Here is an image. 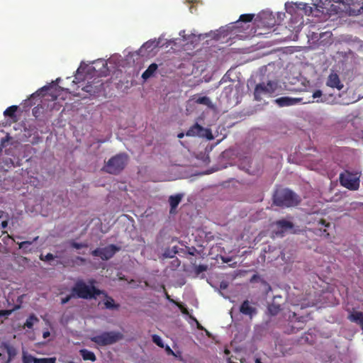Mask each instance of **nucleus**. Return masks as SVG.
<instances>
[{
  "mask_svg": "<svg viewBox=\"0 0 363 363\" xmlns=\"http://www.w3.org/2000/svg\"><path fill=\"white\" fill-rule=\"evenodd\" d=\"M38 236H36L33 238L32 241H23L18 243L19 249H23L24 252H30V250H28L27 247L28 245H30L33 242H35L38 240Z\"/></svg>",
  "mask_w": 363,
  "mask_h": 363,
  "instance_id": "412c9836",
  "label": "nucleus"
},
{
  "mask_svg": "<svg viewBox=\"0 0 363 363\" xmlns=\"http://www.w3.org/2000/svg\"><path fill=\"white\" fill-rule=\"evenodd\" d=\"M208 269L207 265L205 264H199L195 267V271L196 274H200L203 272L206 271Z\"/></svg>",
  "mask_w": 363,
  "mask_h": 363,
  "instance_id": "473e14b6",
  "label": "nucleus"
},
{
  "mask_svg": "<svg viewBox=\"0 0 363 363\" xmlns=\"http://www.w3.org/2000/svg\"><path fill=\"white\" fill-rule=\"evenodd\" d=\"M10 140V137L7 135L6 137L1 138V144H0V152L2 151V149L6 146V144L9 143Z\"/></svg>",
  "mask_w": 363,
  "mask_h": 363,
  "instance_id": "2f4dec72",
  "label": "nucleus"
},
{
  "mask_svg": "<svg viewBox=\"0 0 363 363\" xmlns=\"http://www.w3.org/2000/svg\"><path fill=\"white\" fill-rule=\"evenodd\" d=\"M8 225V220H2L1 222V225L3 228H5Z\"/></svg>",
  "mask_w": 363,
  "mask_h": 363,
  "instance_id": "ea45409f",
  "label": "nucleus"
},
{
  "mask_svg": "<svg viewBox=\"0 0 363 363\" xmlns=\"http://www.w3.org/2000/svg\"><path fill=\"white\" fill-rule=\"evenodd\" d=\"M255 363H262V361H261V359H260L257 358V359H255Z\"/></svg>",
  "mask_w": 363,
  "mask_h": 363,
  "instance_id": "3c124183",
  "label": "nucleus"
},
{
  "mask_svg": "<svg viewBox=\"0 0 363 363\" xmlns=\"http://www.w3.org/2000/svg\"><path fill=\"white\" fill-rule=\"evenodd\" d=\"M123 335L120 332H104L100 335L91 337V340L100 346L112 345L122 340Z\"/></svg>",
  "mask_w": 363,
  "mask_h": 363,
  "instance_id": "20e7f679",
  "label": "nucleus"
},
{
  "mask_svg": "<svg viewBox=\"0 0 363 363\" xmlns=\"http://www.w3.org/2000/svg\"><path fill=\"white\" fill-rule=\"evenodd\" d=\"M303 99L302 98H292L289 96H282L277 99L275 100V102L279 105L280 107L284 106H290L295 105L296 104H298L300 102H302Z\"/></svg>",
  "mask_w": 363,
  "mask_h": 363,
  "instance_id": "1a4fd4ad",
  "label": "nucleus"
},
{
  "mask_svg": "<svg viewBox=\"0 0 363 363\" xmlns=\"http://www.w3.org/2000/svg\"><path fill=\"white\" fill-rule=\"evenodd\" d=\"M166 350L169 354H174L173 351L168 345L166 347Z\"/></svg>",
  "mask_w": 363,
  "mask_h": 363,
  "instance_id": "37998d69",
  "label": "nucleus"
},
{
  "mask_svg": "<svg viewBox=\"0 0 363 363\" xmlns=\"http://www.w3.org/2000/svg\"><path fill=\"white\" fill-rule=\"evenodd\" d=\"M196 103L199 104L208 105L210 103V99L207 96H201L196 99Z\"/></svg>",
  "mask_w": 363,
  "mask_h": 363,
  "instance_id": "7c9ffc66",
  "label": "nucleus"
},
{
  "mask_svg": "<svg viewBox=\"0 0 363 363\" xmlns=\"http://www.w3.org/2000/svg\"><path fill=\"white\" fill-rule=\"evenodd\" d=\"M186 136L206 138L208 140L213 138L212 133L210 129L204 128L198 123L192 125L186 133Z\"/></svg>",
  "mask_w": 363,
  "mask_h": 363,
  "instance_id": "6e6552de",
  "label": "nucleus"
},
{
  "mask_svg": "<svg viewBox=\"0 0 363 363\" xmlns=\"http://www.w3.org/2000/svg\"><path fill=\"white\" fill-rule=\"evenodd\" d=\"M88 283L89 284V285H88V291L90 294L89 299H96V296L104 295V294H105V291L101 290L94 286V284L96 283L95 279H89Z\"/></svg>",
  "mask_w": 363,
  "mask_h": 363,
  "instance_id": "f8f14e48",
  "label": "nucleus"
},
{
  "mask_svg": "<svg viewBox=\"0 0 363 363\" xmlns=\"http://www.w3.org/2000/svg\"><path fill=\"white\" fill-rule=\"evenodd\" d=\"M311 12H312V8L309 7V13H311Z\"/></svg>",
  "mask_w": 363,
  "mask_h": 363,
  "instance_id": "603ef678",
  "label": "nucleus"
},
{
  "mask_svg": "<svg viewBox=\"0 0 363 363\" xmlns=\"http://www.w3.org/2000/svg\"><path fill=\"white\" fill-rule=\"evenodd\" d=\"M184 134L183 133H180L178 134L177 137L179 138H182L184 137Z\"/></svg>",
  "mask_w": 363,
  "mask_h": 363,
  "instance_id": "8fccbe9b",
  "label": "nucleus"
},
{
  "mask_svg": "<svg viewBox=\"0 0 363 363\" xmlns=\"http://www.w3.org/2000/svg\"><path fill=\"white\" fill-rule=\"evenodd\" d=\"M348 319L360 325L363 330V312L354 311L348 315Z\"/></svg>",
  "mask_w": 363,
  "mask_h": 363,
  "instance_id": "4468645a",
  "label": "nucleus"
},
{
  "mask_svg": "<svg viewBox=\"0 0 363 363\" xmlns=\"http://www.w3.org/2000/svg\"><path fill=\"white\" fill-rule=\"evenodd\" d=\"M69 244H70L71 247H72L73 248H75V249H82L84 247H87V246H88L87 244H86V243H79L74 240H71L69 242Z\"/></svg>",
  "mask_w": 363,
  "mask_h": 363,
  "instance_id": "c756f323",
  "label": "nucleus"
},
{
  "mask_svg": "<svg viewBox=\"0 0 363 363\" xmlns=\"http://www.w3.org/2000/svg\"><path fill=\"white\" fill-rule=\"evenodd\" d=\"M119 250V247L115 245H109L105 247H98L91 252V255L94 257H99L103 260H108L113 257L117 251Z\"/></svg>",
  "mask_w": 363,
  "mask_h": 363,
  "instance_id": "423d86ee",
  "label": "nucleus"
},
{
  "mask_svg": "<svg viewBox=\"0 0 363 363\" xmlns=\"http://www.w3.org/2000/svg\"><path fill=\"white\" fill-rule=\"evenodd\" d=\"M275 224L278 228V231L276 232L277 235H282L284 231L292 229L294 227L291 222L286 220H277Z\"/></svg>",
  "mask_w": 363,
  "mask_h": 363,
  "instance_id": "ddd939ff",
  "label": "nucleus"
},
{
  "mask_svg": "<svg viewBox=\"0 0 363 363\" xmlns=\"http://www.w3.org/2000/svg\"><path fill=\"white\" fill-rule=\"evenodd\" d=\"M69 363H75V362H72V361H70V362H69Z\"/></svg>",
  "mask_w": 363,
  "mask_h": 363,
  "instance_id": "5fc2aeb1",
  "label": "nucleus"
},
{
  "mask_svg": "<svg viewBox=\"0 0 363 363\" xmlns=\"http://www.w3.org/2000/svg\"><path fill=\"white\" fill-rule=\"evenodd\" d=\"M157 68H158V66L156 63H152L151 65H149L147 69L143 73L142 77L144 79H149L150 77H151L154 75V74L156 72V70L157 69Z\"/></svg>",
  "mask_w": 363,
  "mask_h": 363,
  "instance_id": "f3484780",
  "label": "nucleus"
},
{
  "mask_svg": "<svg viewBox=\"0 0 363 363\" xmlns=\"http://www.w3.org/2000/svg\"><path fill=\"white\" fill-rule=\"evenodd\" d=\"M104 297L105 298V301L104 302V306L106 309L109 310H118L120 308V305L118 303H116L114 299L108 295L106 292L104 294Z\"/></svg>",
  "mask_w": 363,
  "mask_h": 363,
  "instance_id": "2eb2a0df",
  "label": "nucleus"
},
{
  "mask_svg": "<svg viewBox=\"0 0 363 363\" xmlns=\"http://www.w3.org/2000/svg\"><path fill=\"white\" fill-rule=\"evenodd\" d=\"M329 1L335 2V3H342V4H350V2L347 0H329Z\"/></svg>",
  "mask_w": 363,
  "mask_h": 363,
  "instance_id": "4c0bfd02",
  "label": "nucleus"
},
{
  "mask_svg": "<svg viewBox=\"0 0 363 363\" xmlns=\"http://www.w3.org/2000/svg\"><path fill=\"white\" fill-rule=\"evenodd\" d=\"M322 96V91L320 90H316L313 92V99H316V98H319Z\"/></svg>",
  "mask_w": 363,
  "mask_h": 363,
  "instance_id": "e433bc0d",
  "label": "nucleus"
},
{
  "mask_svg": "<svg viewBox=\"0 0 363 363\" xmlns=\"http://www.w3.org/2000/svg\"><path fill=\"white\" fill-rule=\"evenodd\" d=\"M183 313H186V309H184V311H182Z\"/></svg>",
  "mask_w": 363,
  "mask_h": 363,
  "instance_id": "864d4df0",
  "label": "nucleus"
},
{
  "mask_svg": "<svg viewBox=\"0 0 363 363\" xmlns=\"http://www.w3.org/2000/svg\"><path fill=\"white\" fill-rule=\"evenodd\" d=\"M156 47V44L155 41H147L145 43L143 46L140 49V52H142L144 49H152V48Z\"/></svg>",
  "mask_w": 363,
  "mask_h": 363,
  "instance_id": "bb28decb",
  "label": "nucleus"
},
{
  "mask_svg": "<svg viewBox=\"0 0 363 363\" xmlns=\"http://www.w3.org/2000/svg\"><path fill=\"white\" fill-rule=\"evenodd\" d=\"M298 319V323H301V325H303V324L304 323V322H305L304 317L301 316V317H299ZM292 327H293L294 328H295V326H294V325H293ZM296 328L297 330L302 329V328H303V326H302V325H299V326L296 327Z\"/></svg>",
  "mask_w": 363,
  "mask_h": 363,
  "instance_id": "c9c22d12",
  "label": "nucleus"
},
{
  "mask_svg": "<svg viewBox=\"0 0 363 363\" xmlns=\"http://www.w3.org/2000/svg\"><path fill=\"white\" fill-rule=\"evenodd\" d=\"M240 312L245 315H248L252 318L257 313V308L254 306H252L248 300L244 301L240 307Z\"/></svg>",
  "mask_w": 363,
  "mask_h": 363,
  "instance_id": "9b49d317",
  "label": "nucleus"
},
{
  "mask_svg": "<svg viewBox=\"0 0 363 363\" xmlns=\"http://www.w3.org/2000/svg\"><path fill=\"white\" fill-rule=\"evenodd\" d=\"M91 86H86L83 89L85 91H87V92H90L91 91Z\"/></svg>",
  "mask_w": 363,
  "mask_h": 363,
  "instance_id": "c03bdc74",
  "label": "nucleus"
},
{
  "mask_svg": "<svg viewBox=\"0 0 363 363\" xmlns=\"http://www.w3.org/2000/svg\"><path fill=\"white\" fill-rule=\"evenodd\" d=\"M55 256L52 253H48L45 256L41 255L40 259L43 261H50L54 259Z\"/></svg>",
  "mask_w": 363,
  "mask_h": 363,
  "instance_id": "72a5a7b5",
  "label": "nucleus"
},
{
  "mask_svg": "<svg viewBox=\"0 0 363 363\" xmlns=\"http://www.w3.org/2000/svg\"><path fill=\"white\" fill-rule=\"evenodd\" d=\"M97 64H101L103 69L100 70V75L106 76L108 72V69L107 68V63L105 61H100L97 62Z\"/></svg>",
  "mask_w": 363,
  "mask_h": 363,
  "instance_id": "c85d7f7f",
  "label": "nucleus"
},
{
  "mask_svg": "<svg viewBox=\"0 0 363 363\" xmlns=\"http://www.w3.org/2000/svg\"><path fill=\"white\" fill-rule=\"evenodd\" d=\"M275 82L269 81L267 84L262 82L256 85L254 91V97L256 101H261L264 96H270L277 89Z\"/></svg>",
  "mask_w": 363,
  "mask_h": 363,
  "instance_id": "39448f33",
  "label": "nucleus"
},
{
  "mask_svg": "<svg viewBox=\"0 0 363 363\" xmlns=\"http://www.w3.org/2000/svg\"><path fill=\"white\" fill-rule=\"evenodd\" d=\"M35 363H56V358H35Z\"/></svg>",
  "mask_w": 363,
  "mask_h": 363,
  "instance_id": "b1692460",
  "label": "nucleus"
},
{
  "mask_svg": "<svg viewBox=\"0 0 363 363\" xmlns=\"http://www.w3.org/2000/svg\"><path fill=\"white\" fill-rule=\"evenodd\" d=\"M258 278H259V277H258L257 274H254V275L252 277V278H251V279H250V281H251V282H253L254 281H255V280H256L257 279H258Z\"/></svg>",
  "mask_w": 363,
  "mask_h": 363,
  "instance_id": "79ce46f5",
  "label": "nucleus"
},
{
  "mask_svg": "<svg viewBox=\"0 0 363 363\" xmlns=\"http://www.w3.org/2000/svg\"><path fill=\"white\" fill-rule=\"evenodd\" d=\"M5 348L9 356L6 363H9L11 359L16 355L17 352L15 347L9 345H6Z\"/></svg>",
  "mask_w": 363,
  "mask_h": 363,
  "instance_id": "aec40b11",
  "label": "nucleus"
},
{
  "mask_svg": "<svg viewBox=\"0 0 363 363\" xmlns=\"http://www.w3.org/2000/svg\"><path fill=\"white\" fill-rule=\"evenodd\" d=\"M164 295H165V298L168 300H170L171 301V298H170V296L168 294V293L164 291Z\"/></svg>",
  "mask_w": 363,
  "mask_h": 363,
  "instance_id": "49530a36",
  "label": "nucleus"
},
{
  "mask_svg": "<svg viewBox=\"0 0 363 363\" xmlns=\"http://www.w3.org/2000/svg\"><path fill=\"white\" fill-rule=\"evenodd\" d=\"M50 333L49 331H45L43 333V338H47L50 336Z\"/></svg>",
  "mask_w": 363,
  "mask_h": 363,
  "instance_id": "a19ab883",
  "label": "nucleus"
},
{
  "mask_svg": "<svg viewBox=\"0 0 363 363\" xmlns=\"http://www.w3.org/2000/svg\"><path fill=\"white\" fill-rule=\"evenodd\" d=\"M273 202L279 207H291L297 206L300 200L298 196L291 190L279 188L274 193Z\"/></svg>",
  "mask_w": 363,
  "mask_h": 363,
  "instance_id": "f257e3e1",
  "label": "nucleus"
},
{
  "mask_svg": "<svg viewBox=\"0 0 363 363\" xmlns=\"http://www.w3.org/2000/svg\"><path fill=\"white\" fill-rule=\"evenodd\" d=\"M269 312L271 315H275L281 310L280 306L272 304L268 307Z\"/></svg>",
  "mask_w": 363,
  "mask_h": 363,
  "instance_id": "393cba45",
  "label": "nucleus"
},
{
  "mask_svg": "<svg viewBox=\"0 0 363 363\" xmlns=\"http://www.w3.org/2000/svg\"><path fill=\"white\" fill-rule=\"evenodd\" d=\"M326 85L331 88H336L338 90H341L344 87L338 74L336 73H330L329 74L326 82Z\"/></svg>",
  "mask_w": 363,
  "mask_h": 363,
  "instance_id": "9d476101",
  "label": "nucleus"
},
{
  "mask_svg": "<svg viewBox=\"0 0 363 363\" xmlns=\"http://www.w3.org/2000/svg\"><path fill=\"white\" fill-rule=\"evenodd\" d=\"M253 18V14H242L240 16L239 20L237 22H235V23H238L239 22L249 23L252 21Z\"/></svg>",
  "mask_w": 363,
  "mask_h": 363,
  "instance_id": "5701e85b",
  "label": "nucleus"
},
{
  "mask_svg": "<svg viewBox=\"0 0 363 363\" xmlns=\"http://www.w3.org/2000/svg\"><path fill=\"white\" fill-rule=\"evenodd\" d=\"M35 357H33L31 354H27L26 353H23V363H35Z\"/></svg>",
  "mask_w": 363,
  "mask_h": 363,
  "instance_id": "cd10ccee",
  "label": "nucleus"
},
{
  "mask_svg": "<svg viewBox=\"0 0 363 363\" xmlns=\"http://www.w3.org/2000/svg\"><path fill=\"white\" fill-rule=\"evenodd\" d=\"M152 342L155 344H156L157 346H159L160 347H162V348L164 347L163 341H162V338L159 335H153L152 336Z\"/></svg>",
  "mask_w": 363,
  "mask_h": 363,
  "instance_id": "a878e982",
  "label": "nucleus"
},
{
  "mask_svg": "<svg viewBox=\"0 0 363 363\" xmlns=\"http://www.w3.org/2000/svg\"><path fill=\"white\" fill-rule=\"evenodd\" d=\"M38 107H35L33 109V114L34 116L38 117Z\"/></svg>",
  "mask_w": 363,
  "mask_h": 363,
  "instance_id": "58836bf2",
  "label": "nucleus"
},
{
  "mask_svg": "<svg viewBox=\"0 0 363 363\" xmlns=\"http://www.w3.org/2000/svg\"><path fill=\"white\" fill-rule=\"evenodd\" d=\"M77 260L82 262H85V259L82 257H77L76 258Z\"/></svg>",
  "mask_w": 363,
  "mask_h": 363,
  "instance_id": "a18cd8bd",
  "label": "nucleus"
},
{
  "mask_svg": "<svg viewBox=\"0 0 363 363\" xmlns=\"http://www.w3.org/2000/svg\"><path fill=\"white\" fill-rule=\"evenodd\" d=\"M18 109L17 106H11L8 107L4 112L5 116H9L10 118L15 117V113Z\"/></svg>",
  "mask_w": 363,
  "mask_h": 363,
  "instance_id": "4be33fe9",
  "label": "nucleus"
},
{
  "mask_svg": "<svg viewBox=\"0 0 363 363\" xmlns=\"http://www.w3.org/2000/svg\"><path fill=\"white\" fill-rule=\"evenodd\" d=\"M88 290V285L82 279L77 280L71 289V291L75 298L83 299H89L90 297Z\"/></svg>",
  "mask_w": 363,
  "mask_h": 363,
  "instance_id": "0eeeda50",
  "label": "nucleus"
},
{
  "mask_svg": "<svg viewBox=\"0 0 363 363\" xmlns=\"http://www.w3.org/2000/svg\"><path fill=\"white\" fill-rule=\"evenodd\" d=\"M321 223H322V224H323V225H325V226H326V227H328V226H329V225H330V224H329V223H326V221H325V220H321Z\"/></svg>",
  "mask_w": 363,
  "mask_h": 363,
  "instance_id": "de8ad7c7",
  "label": "nucleus"
},
{
  "mask_svg": "<svg viewBox=\"0 0 363 363\" xmlns=\"http://www.w3.org/2000/svg\"><path fill=\"white\" fill-rule=\"evenodd\" d=\"M9 313L7 311H0V315H7L9 314Z\"/></svg>",
  "mask_w": 363,
  "mask_h": 363,
  "instance_id": "09e8293b",
  "label": "nucleus"
},
{
  "mask_svg": "<svg viewBox=\"0 0 363 363\" xmlns=\"http://www.w3.org/2000/svg\"><path fill=\"white\" fill-rule=\"evenodd\" d=\"M128 162V156L125 153H119L111 157L105 164L102 170L111 174H118L126 167Z\"/></svg>",
  "mask_w": 363,
  "mask_h": 363,
  "instance_id": "f03ea898",
  "label": "nucleus"
},
{
  "mask_svg": "<svg viewBox=\"0 0 363 363\" xmlns=\"http://www.w3.org/2000/svg\"><path fill=\"white\" fill-rule=\"evenodd\" d=\"M182 196L183 195L180 194L169 196V202L170 205V213H173L174 210L177 208L182 199Z\"/></svg>",
  "mask_w": 363,
  "mask_h": 363,
  "instance_id": "dca6fc26",
  "label": "nucleus"
},
{
  "mask_svg": "<svg viewBox=\"0 0 363 363\" xmlns=\"http://www.w3.org/2000/svg\"><path fill=\"white\" fill-rule=\"evenodd\" d=\"M360 172H351L348 170H345L340 174V183L342 186L349 190L357 191L360 185Z\"/></svg>",
  "mask_w": 363,
  "mask_h": 363,
  "instance_id": "7ed1b4c3",
  "label": "nucleus"
},
{
  "mask_svg": "<svg viewBox=\"0 0 363 363\" xmlns=\"http://www.w3.org/2000/svg\"><path fill=\"white\" fill-rule=\"evenodd\" d=\"M79 352H80V354L82 355L83 359L85 361L89 360V361H91V362H95L96 360L95 354L91 351H89L86 349H82V350H80Z\"/></svg>",
  "mask_w": 363,
  "mask_h": 363,
  "instance_id": "a211bd4d",
  "label": "nucleus"
},
{
  "mask_svg": "<svg viewBox=\"0 0 363 363\" xmlns=\"http://www.w3.org/2000/svg\"><path fill=\"white\" fill-rule=\"evenodd\" d=\"M72 298H75L74 296H73V294L72 292L71 291L70 294L67 295L66 297L65 298H62V300H61V303L62 304H65L67 303V302L69 301V300Z\"/></svg>",
  "mask_w": 363,
  "mask_h": 363,
  "instance_id": "f704fd0d",
  "label": "nucleus"
},
{
  "mask_svg": "<svg viewBox=\"0 0 363 363\" xmlns=\"http://www.w3.org/2000/svg\"><path fill=\"white\" fill-rule=\"evenodd\" d=\"M39 321V319L36 317L35 315L31 314L27 318L26 323H24V328H28L29 329H32L33 325Z\"/></svg>",
  "mask_w": 363,
  "mask_h": 363,
  "instance_id": "6ab92c4d",
  "label": "nucleus"
}]
</instances>
